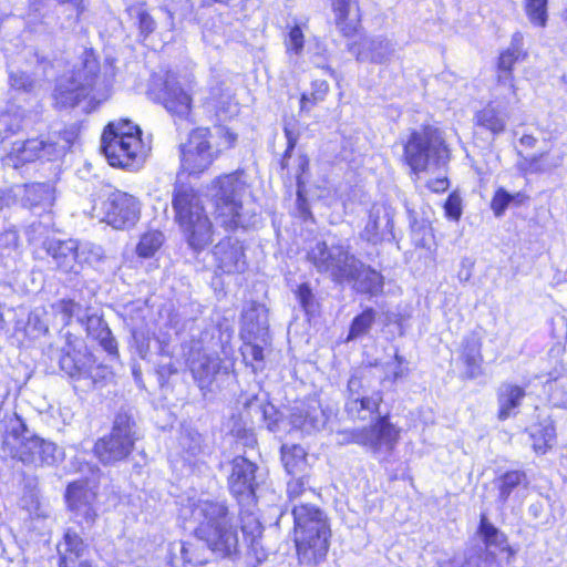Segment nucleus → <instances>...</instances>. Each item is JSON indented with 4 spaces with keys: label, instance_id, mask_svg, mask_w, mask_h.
<instances>
[{
    "label": "nucleus",
    "instance_id": "obj_13",
    "mask_svg": "<svg viewBox=\"0 0 567 567\" xmlns=\"http://www.w3.org/2000/svg\"><path fill=\"white\" fill-rule=\"evenodd\" d=\"M102 150L110 165L127 169H138L148 152L138 135H127L123 132L117 136L103 133Z\"/></svg>",
    "mask_w": 567,
    "mask_h": 567
},
{
    "label": "nucleus",
    "instance_id": "obj_36",
    "mask_svg": "<svg viewBox=\"0 0 567 567\" xmlns=\"http://www.w3.org/2000/svg\"><path fill=\"white\" fill-rule=\"evenodd\" d=\"M59 563H66L75 558H84L89 553V546L74 530L68 529L63 540L58 545Z\"/></svg>",
    "mask_w": 567,
    "mask_h": 567
},
{
    "label": "nucleus",
    "instance_id": "obj_45",
    "mask_svg": "<svg viewBox=\"0 0 567 567\" xmlns=\"http://www.w3.org/2000/svg\"><path fill=\"white\" fill-rule=\"evenodd\" d=\"M163 241L164 236L161 231H148L141 237L136 251L141 257H152L161 248Z\"/></svg>",
    "mask_w": 567,
    "mask_h": 567
},
{
    "label": "nucleus",
    "instance_id": "obj_15",
    "mask_svg": "<svg viewBox=\"0 0 567 567\" xmlns=\"http://www.w3.org/2000/svg\"><path fill=\"white\" fill-rule=\"evenodd\" d=\"M105 200L102 204L103 219L114 228L121 229L134 225L140 218V203L131 194L114 189L111 186L104 188Z\"/></svg>",
    "mask_w": 567,
    "mask_h": 567
},
{
    "label": "nucleus",
    "instance_id": "obj_6",
    "mask_svg": "<svg viewBox=\"0 0 567 567\" xmlns=\"http://www.w3.org/2000/svg\"><path fill=\"white\" fill-rule=\"evenodd\" d=\"M237 136L229 130L217 126L215 134L206 127L192 130L188 138L179 146L181 167L188 174H200L208 169L223 148L234 145Z\"/></svg>",
    "mask_w": 567,
    "mask_h": 567
},
{
    "label": "nucleus",
    "instance_id": "obj_22",
    "mask_svg": "<svg viewBox=\"0 0 567 567\" xmlns=\"http://www.w3.org/2000/svg\"><path fill=\"white\" fill-rule=\"evenodd\" d=\"M477 535L483 544L477 548H472L467 554L474 557L488 556L496 561V551H504L508 549L506 535L496 528L486 517L485 514L481 515V522L477 529Z\"/></svg>",
    "mask_w": 567,
    "mask_h": 567
},
{
    "label": "nucleus",
    "instance_id": "obj_34",
    "mask_svg": "<svg viewBox=\"0 0 567 567\" xmlns=\"http://www.w3.org/2000/svg\"><path fill=\"white\" fill-rule=\"evenodd\" d=\"M241 532L256 560L258 563L264 561L267 558V553L265 551L260 544L262 526L259 523L258 518L252 514L243 516Z\"/></svg>",
    "mask_w": 567,
    "mask_h": 567
},
{
    "label": "nucleus",
    "instance_id": "obj_18",
    "mask_svg": "<svg viewBox=\"0 0 567 567\" xmlns=\"http://www.w3.org/2000/svg\"><path fill=\"white\" fill-rule=\"evenodd\" d=\"M519 100L513 99L505 91H496L494 100L476 112L474 118L477 126L489 131L494 135L502 134L506 128L509 117L508 109L512 103Z\"/></svg>",
    "mask_w": 567,
    "mask_h": 567
},
{
    "label": "nucleus",
    "instance_id": "obj_38",
    "mask_svg": "<svg viewBox=\"0 0 567 567\" xmlns=\"http://www.w3.org/2000/svg\"><path fill=\"white\" fill-rule=\"evenodd\" d=\"M307 454L300 445H282L281 447V461L282 464L290 475H297L305 471L307 466Z\"/></svg>",
    "mask_w": 567,
    "mask_h": 567
},
{
    "label": "nucleus",
    "instance_id": "obj_56",
    "mask_svg": "<svg viewBox=\"0 0 567 567\" xmlns=\"http://www.w3.org/2000/svg\"><path fill=\"white\" fill-rule=\"evenodd\" d=\"M550 400L556 406L567 409V380H556L551 386Z\"/></svg>",
    "mask_w": 567,
    "mask_h": 567
},
{
    "label": "nucleus",
    "instance_id": "obj_39",
    "mask_svg": "<svg viewBox=\"0 0 567 567\" xmlns=\"http://www.w3.org/2000/svg\"><path fill=\"white\" fill-rule=\"evenodd\" d=\"M545 154L534 155L532 157H524L519 164V171L525 174H543L550 172L563 164L564 157L561 155L556 156L550 163L546 164V166H539V162L543 161Z\"/></svg>",
    "mask_w": 567,
    "mask_h": 567
},
{
    "label": "nucleus",
    "instance_id": "obj_35",
    "mask_svg": "<svg viewBox=\"0 0 567 567\" xmlns=\"http://www.w3.org/2000/svg\"><path fill=\"white\" fill-rule=\"evenodd\" d=\"M52 144H48L39 138H31L27 141H17L12 145L11 155L16 158L17 163H29L41 157L42 154H50L49 148Z\"/></svg>",
    "mask_w": 567,
    "mask_h": 567
},
{
    "label": "nucleus",
    "instance_id": "obj_7",
    "mask_svg": "<svg viewBox=\"0 0 567 567\" xmlns=\"http://www.w3.org/2000/svg\"><path fill=\"white\" fill-rule=\"evenodd\" d=\"M403 157L413 173H420L433 166L446 165L450 159V150L437 128L424 126L410 134L404 144Z\"/></svg>",
    "mask_w": 567,
    "mask_h": 567
},
{
    "label": "nucleus",
    "instance_id": "obj_32",
    "mask_svg": "<svg viewBox=\"0 0 567 567\" xmlns=\"http://www.w3.org/2000/svg\"><path fill=\"white\" fill-rule=\"evenodd\" d=\"M525 398V390L518 385L503 383L497 390L498 419L505 421L516 415L522 400Z\"/></svg>",
    "mask_w": 567,
    "mask_h": 567
},
{
    "label": "nucleus",
    "instance_id": "obj_30",
    "mask_svg": "<svg viewBox=\"0 0 567 567\" xmlns=\"http://www.w3.org/2000/svg\"><path fill=\"white\" fill-rule=\"evenodd\" d=\"M89 337L99 341L100 346L111 355H118L117 342L112 336L107 323L97 315H85L84 323Z\"/></svg>",
    "mask_w": 567,
    "mask_h": 567
},
{
    "label": "nucleus",
    "instance_id": "obj_43",
    "mask_svg": "<svg viewBox=\"0 0 567 567\" xmlns=\"http://www.w3.org/2000/svg\"><path fill=\"white\" fill-rule=\"evenodd\" d=\"M8 83L10 91L30 94L37 87V81L27 72L16 69L9 70Z\"/></svg>",
    "mask_w": 567,
    "mask_h": 567
},
{
    "label": "nucleus",
    "instance_id": "obj_11",
    "mask_svg": "<svg viewBox=\"0 0 567 567\" xmlns=\"http://www.w3.org/2000/svg\"><path fill=\"white\" fill-rule=\"evenodd\" d=\"M193 87V80L187 81V89H185L177 80L175 73L167 72L164 79L153 83L152 92L165 110L174 116L177 125L178 122L193 124L195 122L192 114Z\"/></svg>",
    "mask_w": 567,
    "mask_h": 567
},
{
    "label": "nucleus",
    "instance_id": "obj_41",
    "mask_svg": "<svg viewBox=\"0 0 567 567\" xmlns=\"http://www.w3.org/2000/svg\"><path fill=\"white\" fill-rule=\"evenodd\" d=\"M525 481V474L519 471H511L502 475L496 484L498 488L497 501L503 505L512 492Z\"/></svg>",
    "mask_w": 567,
    "mask_h": 567
},
{
    "label": "nucleus",
    "instance_id": "obj_62",
    "mask_svg": "<svg viewBox=\"0 0 567 567\" xmlns=\"http://www.w3.org/2000/svg\"><path fill=\"white\" fill-rule=\"evenodd\" d=\"M230 432L236 437L243 440V444L246 446H252L256 443V437L252 431L241 426L238 420H234V425L230 429Z\"/></svg>",
    "mask_w": 567,
    "mask_h": 567
},
{
    "label": "nucleus",
    "instance_id": "obj_4",
    "mask_svg": "<svg viewBox=\"0 0 567 567\" xmlns=\"http://www.w3.org/2000/svg\"><path fill=\"white\" fill-rule=\"evenodd\" d=\"M208 192L216 223L225 230L248 228L256 223V213L243 202L246 184L239 172L218 176L212 182Z\"/></svg>",
    "mask_w": 567,
    "mask_h": 567
},
{
    "label": "nucleus",
    "instance_id": "obj_9",
    "mask_svg": "<svg viewBox=\"0 0 567 567\" xmlns=\"http://www.w3.org/2000/svg\"><path fill=\"white\" fill-rule=\"evenodd\" d=\"M60 369L74 382H83L85 389H93L110 374L106 365L96 363L92 353L85 348L80 349L66 334L65 346L61 348L59 355Z\"/></svg>",
    "mask_w": 567,
    "mask_h": 567
},
{
    "label": "nucleus",
    "instance_id": "obj_19",
    "mask_svg": "<svg viewBox=\"0 0 567 567\" xmlns=\"http://www.w3.org/2000/svg\"><path fill=\"white\" fill-rule=\"evenodd\" d=\"M289 419L293 427L305 433L320 431L327 422V415L320 402L313 398L295 403L290 409Z\"/></svg>",
    "mask_w": 567,
    "mask_h": 567
},
{
    "label": "nucleus",
    "instance_id": "obj_21",
    "mask_svg": "<svg viewBox=\"0 0 567 567\" xmlns=\"http://www.w3.org/2000/svg\"><path fill=\"white\" fill-rule=\"evenodd\" d=\"M228 486L235 496L250 497L256 486L257 465L246 457L237 456L233 460Z\"/></svg>",
    "mask_w": 567,
    "mask_h": 567
},
{
    "label": "nucleus",
    "instance_id": "obj_24",
    "mask_svg": "<svg viewBox=\"0 0 567 567\" xmlns=\"http://www.w3.org/2000/svg\"><path fill=\"white\" fill-rule=\"evenodd\" d=\"M268 327V310L266 307L257 302H250L241 315V338L266 342Z\"/></svg>",
    "mask_w": 567,
    "mask_h": 567
},
{
    "label": "nucleus",
    "instance_id": "obj_46",
    "mask_svg": "<svg viewBox=\"0 0 567 567\" xmlns=\"http://www.w3.org/2000/svg\"><path fill=\"white\" fill-rule=\"evenodd\" d=\"M525 12L532 24L544 28L547 23V0H525Z\"/></svg>",
    "mask_w": 567,
    "mask_h": 567
},
{
    "label": "nucleus",
    "instance_id": "obj_44",
    "mask_svg": "<svg viewBox=\"0 0 567 567\" xmlns=\"http://www.w3.org/2000/svg\"><path fill=\"white\" fill-rule=\"evenodd\" d=\"M329 92V84L324 80H315L311 84V92L303 93L300 99V109L309 110L313 105L322 102Z\"/></svg>",
    "mask_w": 567,
    "mask_h": 567
},
{
    "label": "nucleus",
    "instance_id": "obj_50",
    "mask_svg": "<svg viewBox=\"0 0 567 567\" xmlns=\"http://www.w3.org/2000/svg\"><path fill=\"white\" fill-rule=\"evenodd\" d=\"M128 11L133 18L137 19L138 29L144 37H147L155 30L156 22L145 10L144 4L132 6L130 7Z\"/></svg>",
    "mask_w": 567,
    "mask_h": 567
},
{
    "label": "nucleus",
    "instance_id": "obj_60",
    "mask_svg": "<svg viewBox=\"0 0 567 567\" xmlns=\"http://www.w3.org/2000/svg\"><path fill=\"white\" fill-rule=\"evenodd\" d=\"M245 346L243 348V355L245 360L251 359L255 362H261L264 360V349L261 346L256 344V340H244Z\"/></svg>",
    "mask_w": 567,
    "mask_h": 567
},
{
    "label": "nucleus",
    "instance_id": "obj_33",
    "mask_svg": "<svg viewBox=\"0 0 567 567\" xmlns=\"http://www.w3.org/2000/svg\"><path fill=\"white\" fill-rule=\"evenodd\" d=\"M382 401L383 396L380 391H375L371 395L364 393L362 395H355L351 400H347L344 409L352 419L365 420L372 414L381 415L379 409Z\"/></svg>",
    "mask_w": 567,
    "mask_h": 567
},
{
    "label": "nucleus",
    "instance_id": "obj_25",
    "mask_svg": "<svg viewBox=\"0 0 567 567\" xmlns=\"http://www.w3.org/2000/svg\"><path fill=\"white\" fill-rule=\"evenodd\" d=\"M351 51L357 55V60L361 62L386 63L394 55V44L383 38H365L359 43L353 44Z\"/></svg>",
    "mask_w": 567,
    "mask_h": 567
},
{
    "label": "nucleus",
    "instance_id": "obj_31",
    "mask_svg": "<svg viewBox=\"0 0 567 567\" xmlns=\"http://www.w3.org/2000/svg\"><path fill=\"white\" fill-rule=\"evenodd\" d=\"M524 52H515L513 50H505L501 53L497 66V87L496 91H505L513 99L517 100L516 87L513 82L512 68L513 65L525 58Z\"/></svg>",
    "mask_w": 567,
    "mask_h": 567
},
{
    "label": "nucleus",
    "instance_id": "obj_58",
    "mask_svg": "<svg viewBox=\"0 0 567 567\" xmlns=\"http://www.w3.org/2000/svg\"><path fill=\"white\" fill-rule=\"evenodd\" d=\"M455 567H499V565L488 556L474 557L466 553L464 560Z\"/></svg>",
    "mask_w": 567,
    "mask_h": 567
},
{
    "label": "nucleus",
    "instance_id": "obj_40",
    "mask_svg": "<svg viewBox=\"0 0 567 567\" xmlns=\"http://www.w3.org/2000/svg\"><path fill=\"white\" fill-rule=\"evenodd\" d=\"M24 112L21 109L8 110L0 114V140L18 133L22 127Z\"/></svg>",
    "mask_w": 567,
    "mask_h": 567
},
{
    "label": "nucleus",
    "instance_id": "obj_5",
    "mask_svg": "<svg viewBox=\"0 0 567 567\" xmlns=\"http://www.w3.org/2000/svg\"><path fill=\"white\" fill-rule=\"evenodd\" d=\"M172 206L188 246L196 251L207 247L213 240V224L199 194L189 185H175Z\"/></svg>",
    "mask_w": 567,
    "mask_h": 567
},
{
    "label": "nucleus",
    "instance_id": "obj_10",
    "mask_svg": "<svg viewBox=\"0 0 567 567\" xmlns=\"http://www.w3.org/2000/svg\"><path fill=\"white\" fill-rule=\"evenodd\" d=\"M308 261L317 272L336 284H344L351 271L359 266V259L342 244L328 245L319 241L307 254Z\"/></svg>",
    "mask_w": 567,
    "mask_h": 567
},
{
    "label": "nucleus",
    "instance_id": "obj_47",
    "mask_svg": "<svg viewBox=\"0 0 567 567\" xmlns=\"http://www.w3.org/2000/svg\"><path fill=\"white\" fill-rule=\"evenodd\" d=\"M287 494L291 506L298 502H308L309 495H313V491L308 486L306 477L291 478L287 484Z\"/></svg>",
    "mask_w": 567,
    "mask_h": 567
},
{
    "label": "nucleus",
    "instance_id": "obj_57",
    "mask_svg": "<svg viewBox=\"0 0 567 567\" xmlns=\"http://www.w3.org/2000/svg\"><path fill=\"white\" fill-rule=\"evenodd\" d=\"M154 340H155L156 352L159 355L172 357L173 351L171 348V342H172L171 333L159 330L158 333L154 334Z\"/></svg>",
    "mask_w": 567,
    "mask_h": 567
},
{
    "label": "nucleus",
    "instance_id": "obj_64",
    "mask_svg": "<svg viewBox=\"0 0 567 567\" xmlns=\"http://www.w3.org/2000/svg\"><path fill=\"white\" fill-rule=\"evenodd\" d=\"M444 208L450 218L457 220L462 214L461 198L454 194L450 195L445 202Z\"/></svg>",
    "mask_w": 567,
    "mask_h": 567
},
{
    "label": "nucleus",
    "instance_id": "obj_59",
    "mask_svg": "<svg viewBox=\"0 0 567 567\" xmlns=\"http://www.w3.org/2000/svg\"><path fill=\"white\" fill-rule=\"evenodd\" d=\"M338 436L340 444H358L362 446L363 427L340 431Z\"/></svg>",
    "mask_w": 567,
    "mask_h": 567
},
{
    "label": "nucleus",
    "instance_id": "obj_23",
    "mask_svg": "<svg viewBox=\"0 0 567 567\" xmlns=\"http://www.w3.org/2000/svg\"><path fill=\"white\" fill-rule=\"evenodd\" d=\"M188 365L195 382L204 390L214 382L220 369V360L216 354L192 348Z\"/></svg>",
    "mask_w": 567,
    "mask_h": 567
},
{
    "label": "nucleus",
    "instance_id": "obj_55",
    "mask_svg": "<svg viewBox=\"0 0 567 567\" xmlns=\"http://www.w3.org/2000/svg\"><path fill=\"white\" fill-rule=\"evenodd\" d=\"M303 32L299 25L290 29L286 40L287 52L299 55L303 50Z\"/></svg>",
    "mask_w": 567,
    "mask_h": 567
},
{
    "label": "nucleus",
    "instance_id": "obj_37",
    "mask_svg": "<svg viewBox=\"0 0 567 567\" xmlns=\"http://www.w3.org/2000/svg\"><path fill=\"white\" fill-rule=\"evenodd\" d=\"M462 360L466 365L465 374L468 379H475L482 374L481 342L475 337H468L463 342Z\"/></svg>",
    "mask_w": 567,
    "mask_h": 567
},
{
    "label": "nucleus",
    "instance_id": "obj_51",
    "mask_svg": "<svg viewBox=\"0 0 567 567\" xmlns=\"http://www.w3.org/2000/svg\"><path fill=\"white\" fill-rule=\"evenodd\" d=\"M522 197L523 195L520 193L512 195L507 193L504 188H499L496 190L492 199L491 208L494 212L495 216L501 217L512 202L520 203Z\"/></svg>",
    "mask_w": 567,
    "mask_h": 567
},
{
    "label": "nucleus",
    "instance_id": "obj_49",
    "mask_svg": "<svg viewBox=\"0 0 567 567\" xmlns=\"http://www.w3.org/2000/svg\"><path fill=\"white\" fill-rule=\"evenodd\" d=\"M104 258V252L101 246L84 243L78 244V259L80 261V270L83 264L95 265Z\"/></svg>",
    "mask_w": 567,
    "mask_h": 567
},
{
    "label": "nucleus",
    "instance_id": "obj_29",
    "mask_svg": "<svg viewBox=\"0 0 567 567\" xmlns=\"http://www.w3.org/2000/svg\"><path fill=\"white\" fill-rule=\"evenodd\" d=\"M346 282H352L353 288L361 293H369L371 296L379 295L383 289V277L380 272L365 266L359 260V266L351 271Z\"/></svg>",
    "mask_w": 567,
    "mask_h": 567
},
{
    "label": "nucleus",
    "instance_id": "obj_2",
    "mask_svg": "<svg viewBox=\"0 0 567 567\" xmlns=\"http://www.w3.org/2000/svg\"><path fill=\"white\" fill-rule=\"evenodd\" d=\"M0 424L1 449L11 458L34 467L54 466L63 461V450L34 434L18 413H4Z\"/></svg>",
    "mask_w": 567,
    "mask_h": 567
},
{
    "label": "nucleus",
    "instance_id": "obj_42",
    "mask_svg": "<svg viewBox=\"0 0 567 567\" xmlns=\"http://www.w3.org/2000/svg\"><path fill=\"white\" fill-rule=\"evenodd\" d=\"M375 321V311L372 308L365 309L353 318L347 340H354L365 336Z\"/></svg>",
    "mask_w": 567,
    "mask_h": 567
},
{
    "label": "nucleus",
    "instance_id": "obj_8",
    "mask_svg": "<svg viewBox=\"0 0 567 567\" xmlns=\"http://www.w3.org/2000/svg\"><path fill=\"white\" fill-rule=\"evenodd\" d=\"M140 439L134 415L128 410H120L113 421L110 434L99 439L94 453L103 465H115L126 460Z\"/></svg>",
    "mask_w": 567,
    "mask_h": 567
},
{
    "label": "nucleus",
    "instance_id": "obj_63",
    "mask_svg": "<svg viewBox=\"0 0 567 567\" xmlns=\"http://www.w3.org/2000/svg\"><path fill=\"white\" fill-rule=\"evenodd\" d=\"M225 97H228V94L220 86H210L209 95L206 97L204 104L209 109H217L220 104H224Z\"/></svg>",
    "mask_w": 567,
    "mask_h": 567
},
{
    "label": "nucleus",
    "instance_id": "obj_26",
    "mask_svg": "<svg viewBox=\"0 0 567 567\" xmlns=\"http://www.w3.org/2000/svg\"><path fill=\"white\" fill-rule=\"evenodd\" d=\"M45 250L52 257L56 267L65 274H79L78 241L73 239H52L45 245Z\"/></svg>",
    "mask_w": 567,
    "mask_h": 567
},
{
    "label": "nucleus",
    "instance_id": "obj_16",
    "mask_svg": "<svg viewBox=\"0 0 567 567\" xmlns=\"http://www.w3.org/2000/svg\"><path fill=\"white\" fill-rule=\"evenodd\" d=\"M65 501L72 514V520L81 527L82 532L90 530L97 518L94 506L96 493L82 482H73L66 487Z\"/></svg>",
    "mask_w": 567,
    "mask_h": 567
},
{
    "label": "nucleus",
    "instance_id": "obj_61",
    "mask_svg": "<svg viewBox=\"0 0 567 567\" xmlns=\"http://www.w3.org/2000/svg\"><path fill=\"white\" fill-rule=\"evenodd\" d=\"M133 338L136 344V350L142 359H146L152 352L151 337L144 332H134Z\"/></svg>",
    "mask_w": 567,
    "mask_h": 567
},
{
    "label": "nucleus",
    "instance_id": "obj_1",
    "mask_svg": "<svg viewBox=\"0 0 567 567\" xmlns=\"http://www.w3.org/2000/svg\"><path fill=\"white\" fill-rule=\"evenodd\" d=\"M188 519L194 535L216 555L226 558L239 551V539L233 516L225 502L198 499L189 505Z\"/></svg>",
    "mask_w": 567,
    "mask_h": 567
},
{
    "label": "nucleus",
    "instance_id": "obj_20",
    "mask_svg": "<svg viewBox=\"0 0 567 567\" xmlns=\"http://www.w3.org/2000/svg\"><path fill=\"white\" fill-rule=\"evenodd\" d=\"M217 268L225 274L244 272L247 261L244 254V246L237 239L227 237L220 240L213 250Z\"/></svg>",
    "mask_w": 567,
    "mask_h": 567
},
{
    "label": "nucleus",
    "instance_id": "obj_52",
    "mask_svg": "<svg viewBox=\"0 0 567 567\" xmlns=\"http://www.w3.org/2000/svg\"><path fill=\"white\" fill-rule=\"evenodd\" d=\"M296 293L300 306L308 315H312L317 311L318 302L309 284L300 285Z\"/></svg>",
    "mask_w": 567,
    "mask_h": 567
},
{
    "label": "nucleus",
    "instance_id": "obj_28",
    "mask_svg": "<svg viewBox=\"0 0 567 567\" xmlns=\"http://www.w3.org/2000/svg\"><path fill=\"white\" fill-rule=\"evenodd\" d=\"M55 189L49 183L24 185L21 203L34 214L48 212L54 204Z\"/></svg>",
    "mask_w": 567,
    "mask_h": 567
},
{
    "label": "nucleus",
    "instance_id": "obj_3",
    "mask_svg": "<svg viewBox=\"0 0 567 567\" xmlns=\"http://www.w3.org/2000/svg\"><path fill=\"white\" fill-rule=\"evenodd\" d=\"M293 542L302 565H317L327 556L331 529L327 514L310 502L292 505Z\"/></svg>",
    "mask_w": 567,
    "mask_h": 567
},
{
    "label": "nucleus",
    "instance_id": "obj_12",
    "mask_svg": "<svg viewBox=\"0 0 567 567\" xmlns=\"http://www.w3.org/2000/svg\"><path fill=\"white\" fill-rule=\"evenodd\" d=\"M97 71V62L94 59H85L70 75L61 76L54 90L56 105L74 107L81 100L87 97L95 83Z\"/></svg>",
    "mask_w": 567,
    "mask_h": 567
},
{
    "label": "nucleus",
    "instance_id": "obj_14",
    "mask_svg": "<svg viewBox=\"0 0 567 567\" xmlns=\"http://www.w3.org/2000/svg\"><path fill=\"white\" fill-rule=\"evenodd\" d=\"M399 441L400 429L390 422L388 413L363 426L362 446L380 462L390 461Z\"/></svg>",
    "mask_w": 567,
    "mask_h": 567
},
{
    "label": "nucleus",
    "instance_id": "obj_54",
    "mask_svg": "<svg viewBox=\"0 0 567 567\" xmlns=\"http://www.w3.org/2000/svg\"><path fill=\"white\" fill-rule=\"evenodd\" d=\"M309 52L311 54L310 60L315 66L333 74L332 69L327 63V49L320 41H316L313 45H310Z\"/></svg>",
    "mask_w": 567,
    "mask_h": 567
},
{
    "label": "nucleus",
    "instance_id": "obj_48",
    "mask_svg": "<svg viewBox=\"0 0 567 567\" xmlns=\"http://www.w3.org/2000/svg\"><path fill=\"white\" fill-rule=\"evenodd\" d=\"M56 309L63 316L64 324H69L73 318H75L80 323H84L85 315H87V309L70 299L61 300L56 305Z\"/></svg>",
    "mask_w": 567,
    "mask_h": 567
},
{
    "label": "nucleus",
    "instance_id": "obj_53",
    "mask_svg": "<svg viewBox=\"0 0 567 567\" xmlns=\"http://www.w3.org/2000/svg\"><path fill=\"white\" fill-rule=\"evenodd\" d=\"M122 132L127 135H138L140 137L142 135L141 128L126 118L109 123L103 133H111L112 136H117Z\"/></svg>",
    "mask_w": 567,
    "mask_h": 567
},
{
    "label": "nucleus",
    "instance_id": "obj_17",
    "mask_svg": "<svg viewBox=\"0 0 567 567\" xmlns=\"http://www.w3.org/2000/svg\"><path fill=\"white\" fill-rule=\"evenodd\" d=\"M394 209L386 203H374L367 214L364 227L360 233L363 240L377 245L394 238Z\"/></svg>",
    "mask_w": 567,
    "mask_h": 567
},
{
    "label": "nucleus",
    "instance_id": "obj_27",
    "mask_svg": "<svg viewBox=\"0 0 567 567\" xmlns=\"http://www.w3.org/2000/svg\"><path fill=\"white\" fill-rule=\"evenodd\" d=\"M360 2L361 0H332L337 28L346 37L353 35L360 27Z\"/></svg>",
    "mask_w": 567,
    "mask_h": 567
}]
</instances>
